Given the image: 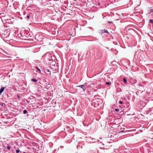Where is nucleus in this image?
Masks as SVG:
<instances>
[{"label": "nucleus", "instance_id": "f257e3e1", "mask_svg": "<svg viewBox=\"0 0 153 153\" xmlns=\"http://www.w3.org/2000/svg\"><path fill=\"white\" fill-rule=\"evenodd\" d=\"M104 33H106L108 34L109 33L108 32L107 30L105 29H104L103 30H99V33L101 34V35L103 34Z\"/></svg>", "mask_w": 153, "mask_h": 153}, {"label": "nucleus", "instance_id": "f03ea898", "mask_svg": "<svg viewBox=\"0 0 153 153\" xmlns=\"http://www.w3.org/2000/svg\"><path fill=\"white\" fill-rule=\"evenodd\" d=\"M6 88V87H2L0 89V95L3 92L4 89Z\"/></svg>", "mask_w": 153, "mask_h": 153}, {"label": "nucleus", "instance_id": "7ed1b4c3", "mask_svg": "<svg viewBox=\"0 0 153 153\" xmlns=\"http://www.w3.org/2000/svg\"><path fill=\"white\" fill-rule=\"evenodd\" d=\"M77 87L82 88L83 89L84 91H85L86 89L85 88V87L83 85L78 86Z\"/></svg>", "mask_w": 153, "mask_h": 153}, {"label": "nucleus", "instance_id": "20e7f679", "mask_svg": "<svg viewBox=\"0 0 153 153\" xmlns=\"http://www.w3.org/2000/svg\"><path fill=\"white\" fill-rule=\"evenodd\" d=\"M85 87L86 89H87V88L88 87V84L87 83H85L84 85H83Z\"/></svg>", "mask_w": 153, "mask_h": 153}, {"label": "nucleus", "instance_id": "39448f33", "mask_svg": "<svg viewBox=\"0 0 153 153\" xmlns=\"http://www.w3.org/2000/svg\"><path fill=\"white\" fill-rule=\"evenodd\" d=\"M46 72H48L49 73L47 74V75H51V72L48 69H47L46 70Z\"/></svg>", "mask_w": 153, "mask_h": 153}, {"label": "nucleus", "instance_id": "423d86ee", "mask_svg": "<svg viewBox=\"0 0 153 153\" xmlns=\"http://www.w3.org/2000/svg\"><path fill=\"white\" fill-rule=\"evenodd\" d=\"M153 109L152 108H150L149 110V112H150L151 113H153Z\"/></svg>", "mask_w": 153, "mask_h": 153}, {"label": "nucleus", "instance_id": "0eeeda50", "mask_svg": "<svg viewBox=\"0 0 153 153\" xmlns=\"http://www.w3.org/2000/svg\"><path fill=\"white\" fill-rule=\"evenodd\" d=\"M31 81L32 82H37V79H31Z\"/></svg>", "mask_w": 153, "mask_h": 153}, {"label": "nucleus", "instance_id": "6e6552de", "mask_svg": "<svg viewBox=\"0 0 153 153\" xmlns=\"http://www.w3.org/2000/svg\"><path fill=\"white\" fill-rule=\"evenodd\" d=\"M27 113V111L26 110H25L23 111V113L24 114H25Z\"/></svg>", "mask_w": 153, "mask_h": 153}, {"label": "nucleus", "instance_id": "1a4fd4ad", "mask_svg": "<svg viewBox=\"0 0 153 153\" xmlns=\"http://www.w3.org/2000/svg\"><path fill=\"white\" fill-rule=\"evenodd\" d=\"M35 68H36L39 71V72L40 73L41 72V70H40V69H39V68L37 67L36 66L35 67Z\"/></svg>", "mask_w": 153, "mask_h": 153}, {"label": "nucleus", "instance_id": "9d476101", "mask_svg": "<svg viewBox=\"0 0 153 153\" xmlns=\"http://www.w3.org/2000/svg\"><path fill=\"white\" fill-rule=\"evenodd\" d=\"M123 81L126 83L127 82V80L126 78H124L123 79Z\"/></svg>", "mask_w": 153, "mask_h": 153}, {"label": "nucleus", "instance_id": "9b49d317", "mask_svg": "<svg viewBox=\"0 0 153 153\" xmlns=\"http://www.w3.org/2000/svg\"><path fill=\"white\" fill-rule=\"evenodd\" d=\"M149 22L150 23H153V20L152 19H150L149 20Z\"/></svg>", "mask_w": 153, "mask_h": 153}, {"label": "nucleus", "instance_id": "f8f14e48", "mask_svg": "<svg viewBox=\"0 0 153 153\" xmlns=\"http://www.w3.org/2000/svg\"><path fill=\"white\" fill-rule=\"evenodd\" d=\"M16 152L17 153H19L20 152L19 149H16Z\"/></svg>", "mask_w": 153, "mask_h": 153}, {"label": "nucleus", "instance_id": "ddd939ff", "mask_svg": "<svg viewBox=\"0 0 153 153\" xmlns=\"http://www.w3.org/2000/svg\"><path fill=\"white\" fill-rule=\"evenodd\" d=\"M29 16H30L29 15H28L27 14V16H26V17H27V18L28 19H29Z\"/></svg>", "mask_w": 153, "mask_h": 153}, {"label": "nucleus", "instance_id": "4468645a", "mask_svg": "<svg viewBox=\"0 0 153 153\" xmlns=\"http://www.w3.org/2000/svg\"><path fill=\"white\" fill-rule=\"evenodd\" d=\"M115 110L117 112L118 111H119V109L118 108H115Z\"/></svg>", "mask_w": 153, "mask_h": 153}, {"label": "nucleus", "instance_id": "2eb2a0df", "mask_svg": "<svg viewBox=\"0 0 153 153\" xmlns=\"http://www.w3.org/2000/svg\"><path fill=\"white\" fill-rule=\"evenodd\" d=\"M7 148L8 149L10 150V147L9 146H7Z\"/></svg>", "mask_w": 153, "mask_h": 153}, {"label": "nucleus", "instance_id": "dca6fc26", "mask_svg": "<svg viewBox=\"0 0 153 153\" xmlns=\"http://www.w3.org/2000/svg\"><path fill=\"white\" fill-rule=\"evenodd\" d=\"M105 84L107 85H109L110 84V83L109 82H106Z\"/></svg>", "mask_w": 153, "mask_h": 153}, {"label": "nucleus", "instance_id": "f3484780", "mask_svg": "<svg viewBox=\"0 0 153 153\" xmlns=\"http://www.w3.org/2000/svg\"><path fill=\"white\" fill-rule=\"evenodd\" d=\"M119 103L120 104H123V102L122 101H120L119 102Z\"/></svg>", "mask_w": 153, "mask_h": 153}, {"label": "nucleus", "instance_id": "a211bd4d", "mask_svg": "<svg viewBox=\"0 0 153 153\" xmlns=\"http://www.w3.org/2000/svg\"><path fill=\"white\" fill-rule=\"evenodd\" d=\"M108 22L109 24H111L113 23L111 21H108Z\"/></svg>", "mask_w": 153, "mask_h": 153}, {"label": "nucleus", "instance_id": "6ab92c4d", "mask_svg": "<svg viewBox=\"0 0 153 153\" xmlns=\"http://www.w3.org/2000/svg\"><path fill=\"white\" fill-rule=\"evenodd\" d=\"M26 13H25V12H24L23 13L24 15H25Z\"/></svg>", "mask_w": 153, "mask_h": 153}, {"label": "nucleus", "instance_id": "aec40b11", "mask_svg": "<svg viewBox=\"0 0 153 153\" xmlns=\"http://www.w3.org/2000/svg\"><path fill=\"white\" fill-rule=\"evenodd\" d=\"M124 131L123 130H122V131H121L120 132H123Z\"/></svg>", "mask_w": 153, "mask_h": 153}, {"label": "nucleus", "instance_id": "412c9836", "mask_svg": "<svg viewBox=\"0 0 153 153\" xmlns=\"http://www.w3.org/2000/svg\"><path fill=\"white\" fill-rule=\"evenodd\" d=\"M23 153H26V152H23Z\"/></svg>", "mask_w": 153, "mask_h": 153}]
</instances>
